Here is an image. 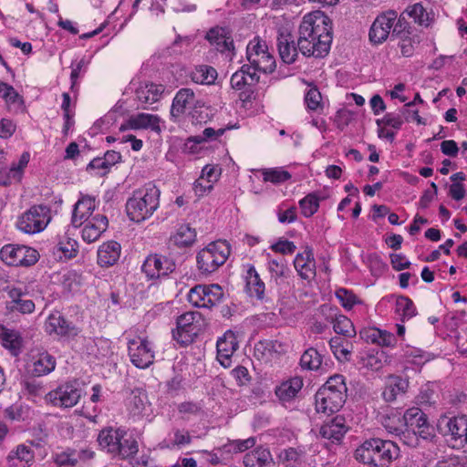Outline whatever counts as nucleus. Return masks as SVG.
Instances as JSON below:
<instances>
[{
    "label": "nucleus",
    "mask_w": 467,
    "mask_h": 467,
    "mask_svg": "<svg viewBox=\"0 0 467 467\" xmlns=\"http://www.w3.org/2000/svg\"><path fill=\"white\" fill-rule=\"evenodd\" d=\"M51 221V210L48 206L33 205L26 211L17 220L20 231L34 234L42 232Z\"/></svg>",
    "instance_id": "nucleus-8"
},
{
    "label": "nucleus",
    "mask_w": 467,
    "mask_h": 467,
    "mask_svg": "<svg viewBox=\"0 0 467 467\" xmlns=\"http://www.w3.org/2000/svg\"><path fill=\"white\" fill-rule=\"evenodd\" d=\"M294 265L301 278L313 279L316 276V261L312 248L306 246L304 252L298 253L295 257Z\"/></svg>",
    "instance_id": "nucleus-24"
},
{
    "label": "nucleus",
    "mask_w": 467,
    "mask_h": 467,
    "mask_svg": "<svg viewBox=\"0 0 467 467\" xmlns=\"http://www.w3.org/2000/svg\"><path fill=\"white\" fill-rule=\"evenodd\" d=\"M333 329L337 334L343 335L348 337L356 336V330L352 321L344 315H337L331 319Z\"/></svg>",
    "instance_id": "nucleus-44"
},
{
    "label": "nucleus",
    "mask_w": 467,
    "mask_h": 467,
    "mask_svg": "<svg viewBox=\"0 0 467 467\" xmlns=\"http://www.w3.org/2000/svg\"><path fill=\"white\" fill-rule=\"evenodd\" d=\"M344 343V340L337 337H332L329 341L330 348L339 361L349 360L351 356V351L345 347Z\"/></svg>",
    "instance_id": "nucleus-51"
},
{
    "label": "nucleus",
    "mask_w": 467,
    "mask_h": 467,
    "mask_svg": "<svg viewBox=\"0 0 467 467\" xmlns=\"http://www.w3.org/2000/svg\"><path fill=\"white\" fill-rule=\"evenodd\" d=\"M161 123L163 121L158 115L149 113H138L131 115L125 124L119 127L120 131L130 130H150L160 134L162 130Z\"/></svg>",
    "instance_id": "nucleus-18"
},
{
    "label": "nucleus",
    "mask_w": 467,
    "mask_h": 467,
    "mask_svg": "<svg viewBox=\"0 0 467 467\" xmlns=\"http://www.w3.org/2000/svg\"><path fill=\"white\" fill-rule=\"evenodd\" d=\"M299 206L305 217H311L318 210L319 199L315 193H309L300 200Z\"/></svg>",
    "instance_id": "nucleus-50"
},
{
    "label": "nucleus",
    "mask_w": 467,
    "mask_h": 467,
    "mask_svg": "<svg viewBox=\"0 0 467 467\" xmlns=\"http://www.w3.org/2000/svg\"><path fill=\"white\" fill-rule=\"evenodd\" d=\"M206 39L215 47L217 51L233 54L234 49V40L227 28L219 26L211 28L206 34Z\"/></svg>",
    "instance_id": "nucleus-26"
},
{
    "label": "nucleus",
    "mask_w": 467,
    "mask_h": 467,
    "mask_svg": "<svg viewBox=\"0 0 467 467\" xmlns=\"http://www.w3.org/2000/svg\"><path fill=\"white\" fill-rule=\"evenodd\" d=\"M24 407L21 404H12L4 410L5 418L12 421H20L23 420Z\"/></svg>",
    "instance_id": "nucleus-63"
},
{
    "label": "nucleus",
    "mask_w": 467,
    "mask_h": 467,
    "mask_svg": "<svg viewBox=\"0 0 467 467\" xmlns=\"http://www.w3.org/2000/svg\"><path fill=\"white\" fill-rule=\"evenodd\" d=\"M58 249L69 258L75 257L78 253V242L68 236H65L64 240H60L57 244Z\"/></svg>",
    "instance_id": "nucleus-54"
},
{
    "label": "nucleus",
    "mask_w": 467,
    "mask_h": 467,
    "mask_svg": "<svg viewBox=\"0 0 467 467\" xmlns=\"http://www.w3.org/2000/svg\"><path fill=\"white\" fill-rule=\"evenodd\" d=\"M407 12L412 17L415 23L420 26H429L432 21V17L420 3H416L407 8Z\"/></svg>",
    "instance_id": "nucleus-45"
},
{
    "label": "nucleus",
    "mask_w": 467,
    "mask_h": 467,
    "mask_svg": "<svg viewBox=\"0 0 467 467\" xmlns=\"http://www.w3.org/2000/svg\"><path fill=\"white\" fill-rule=\"evenodd\" d=\"M95 199L90 196L81 197L74 205L72 213V224L74 227L81 226L85 221L91 218L95 210Z\"/></svg>",
    "instance_id": "nucleus-27"
},
{
    "label": "nucleus",
    "mask_w": 467,
    "mask_h": 467,
    "mask_svg": "<svg viewBox=\"0 0 467 467\" xmlns=\"http://www.w3.org/2000/svg\"><path fill=\"white\" fill-rule=\"evenodd\" d=\"M164 87L162 85L145 83L137 88L136 97L141 103L152 104L161 99Z\"/></svg>",
    "instance_id": "nucleus-38"
},
{
    "label": "nucleus",
    "mask_w": 467,
    "mask_h": 467,
    "mask_svg": "<svg viewBox=\"0 0 467 467\" xmlns=\"http://www.w3.org/2000/svg\"><path fill=\"white\" fill-rule=\"evenodd\" d=\"M255 443L256 439L254 437H249L244 440H234L231 442L230 446L234 452H243L253 448Z\"/></svg>",
    "instance_id": "nucleus-62"
},
{
    "label": "nucleus",
    "mask_w": 467,
    "mask_h": 467,
    "mask_svg": "<svg viewBox=\"0 0 467 467\" xmlns=\"http://www.w3.org/2000/svg\"><path fill=\"white\" fill-rule=\"evenodd\" d=\"M122 439V430L111 427L100 431L98 436V442L103 451L114 456L117 445Z\"/></svg>",
    "instance_id": "nucleus-31"
},
{
    "label": "nucleus",
    "mask_w": 467,
    "mask_h": 467,
    "mask_svg": "<svg viewBox=\"0 0 467 467\" xmlns=\"http://www.w3.org/2000/svg\"><path fill=\"white\" fill-rule=\"evenodd\" d=\"M402 123V116L394 113H387L381 119L377 120V124L379 126L384 124L386 126L392 127L396 130H400Z\"/></svg>",
    "instance_id": "nucleus-64"
},
{
    "label": "nucleus",
    "mask_w": 467,
    "mask_h": 467,
    "mask_svg": "<svg viewBox=\"0 0 467 467\" xmlns=\"http://www.w3.org/2000/svg\"><path fill=\"white\" fill-rule=\"evenodd\" d=\"M410 381L397 374H389L384 379L381 398L385 402L392 403L402 399L408 392Z\"/></svg>",
    "instance_id": "nucleus-15"
},
{
    "label": "nucleus",
    "mask_w": 467,
    "mask_h": 467,
    "mask_svg": "<svg viewBox=\"0 0 467 467\" xmlns=\"http://www.w3.org/2000/svg\"><path fill=\"white\" fill-rule=\"evenodd\" d=\"M265 283L260 278L254 266H249L245 275V290L247 294L252 297L263 299L265 296Z\"/></svg>",
    "instance_id": "nucleus-34"
},
{
    "label": "nucleus",
    "mask_w": 467,
    "mask_h": 467,
    "mask_svg": "<svg viewBox=\"0 0 467 467\" xmlns=\"http://www.w3.org/2000/svg\"><path fill=\"white\" fill-rule=\"evenodd\" d=\"M414 102H408L401 109V115L408 122L415 121L418 124H425L422 118L419 115L418 109H413Z\"/></svg>",
    "instance_id": "nucleus-58"
},
{
    "label": "nucleus",
    "mask_w": 467,
    "mask_h": 467,
    "mask_svg": "<svg viewBox=\"0 0 467 467\" xmlns=\"http://www.w3.org/2000/svg\"><path fill=\"white\" fill-rule=\"evenodd\" d=\"M217 360L223 368H229L232 357L238 348V341L234 332L227 330L216 342Z\"/></svg>",
    "instance_id": "nucleus-20"
},
{
    "label": "nucleus",
    "mask_w": 467,
    "mask_h": 467,
    "mask_svg": "<svg viewBox=\"0 0 467 467\" xmlns=\"http://www.w3.org/2000/svg\"><path fill=\"white\" fill-rule=\"evenodd\" d=\"M223 291L217 284L198 285L192 287L188 294L189 302L196 307L212 308L221 303Z\"/></svg>",
    "instance_id": "nucleus-11"
},
{
    "label": "nucleus",
    "mask_w": 467,
    "mask_h": 467,
    "mask_svg": "<svg viewBox=\"0 0 467 467\" xmlns=\"http://www.w3.org/2000/svg\"><path fill=\"white\" fill-rule=\"evenodd\" d=\"M262 175L264 182H270L274 184L285 182L291 178V174L281 168L263 169Z\"/></svg>",
    "instance_id": "nucleus-47"
},
{
    "label": "nucleus",
    "mask_w": 467,
    "mask_h": 467,
    "mask_svg": "<svg viewBox=\"0 0 467 467\" xmlns=\"http://www.w3.org/2000/svg\"><path fill=\"white\" fill-rule=\"evenodd\" d=\"M34 451L26 445L20 444L15 451H10L8 455L9 460H18L25 462V466H29L34 462Z\"/></svg>",
    "instance_id": "nucleus-49"
},
{
    "label": "nucleus",
    "mask_w": 467,
    "mask_h": 467,
    "mask_svg": "<svg viewBox=\"0 0 467 467\" xmlns=\"http://www.w3.org/2000/svg\"><path fill=\"white\" fill-rule=\"evenodd\" d=\"M10 301L7 302V308L11 311H17L21 314H31L35 310V303L28 298L26 288L11 287L7 290Z\"/></svg>",
    "instance_id": "nucleus-23"
},
{
    "label": "nucleus",
    "mask_w": 467,
    "mask_h": 467,
    "mask_svg": "<svg viewBox=\"0 0 467 467\" xmlns=\"http://www.w3.org/2000/svg\"><path fill=\"white\" fill-rule=\"evenodd\" d=\"M56 368V358L45 351L39 353L33 361L31 373L35 377H42L51 373Z\"/></svg>",
    "instance_id": "nucleus-35"
},
{
    "label": "nucleus",
    "mask_w": 467,
    "mask_h": 467,
    "mask_svg": "<svg viewBox=\"0 0 467 467\" xmlns=\"http://www.w3.org/2000/svg\"><path fill=\"white\" fill-rule=\"evenodd\" d=\"M346 397L347 386L344 377L334 375L316 393V410L318 413L330 415L342 408Z\"/></svg>",
    "instance_id": "nucleus-4"
},
{
    "label": "nucleus",
    "mask_w": 467,
    "mask_h": 467,
    "mask_svg": "<svg viewBox=\"0 0 467 467\" xmlns=\"http://www.w3.org/2000/svg\"><path fill=\"white\" fill-rule=\"evenodd\" d=\"M160 195L161 191L150 183L134 191L126 202L128 217L136 223L151 217L160 206Z\"/></svg>",
    "instance_id": "nucleus-3"
},
{
    "label": "nucleus",
    "mask_w": 467,
    "mask_h": 467,
    "mask_svg": "<svg viewBox=\"0 0 467 467\" xmlns=\"http://www.w3.org/2000/svg\"><path fill=\"white\" fill-rule=\"evenodd\" d=\"M29 161V154L25 152L22 154L19 162L17 165H14L11 167L9 171L8 177L9 179H14L17 182H19L22 178L23 170L27 165Z\"/></svg>",
    "instance_id": "nucleus-59"
},
{
    "label": "nucleus",
    "mask_w": 467,
    "mask_h": 467,
    "mask_svg": "<svg viewBox=\"0 0 467 467\" xmlns=\"http://www.w3.org/2000/svg\"><path fill=\"white\" fill-rule=\"evenodd\" d=\"M322 358L317 350L314 348L306 349L300 358V365L303 368L315 370L319 368Z\"/></svg>",
    "instance_id": "nucleus-46"
},
{
    "label": "nucleus",
    "mask_w": 467,
    "mask_h": 467,
    "mask_svg": "<svg viewBox=\"0 0 467 467\" xmlns=\"http://www.w3.org/2000/svg\"><path fill=\"white\" fill-rule=\"evenodd\" d=\"M0 342L1 345L14 357L19 356L22 352L23 338L20 333L16 330L1 327Z\"/></svg>",
    "instance_id": "nucleus-30"
},
{
    "label": "nucleus",
    "mask_w": 467,
    "mask_h": 467,
    "mask_svg": "<svg viewBox=\"0 0 467 467\" xmlns=\"http://www.w3.org/2000/svg\"><path fill=\"white\" fill-rule=\"evenodd\" d=\"M270 248L274 252H276V253H279L282 254H291L296 251V246L291 241L280 239L276 243L273 244L270 246Z\"/></svg>",
    "instance_id": "nucleus-60"
},
{
    "label": "nucleus",
    "mask_w": 467,
    "mask_h": 467,
    "mask_svg": "<svg viewBox=\"0 0 467 467\" xmlns=\"http://www.w3.org/2000/svg\"><path fill=\"white\" fill-rule=\"evenodd\" d=\"M273 462L269 450L256 448L244 457V467H269Z\"/></svg>",
    "instance_id": "nucleus-37"
},
{
    "label": "nucleus",
    "mask_w": 467,
    "mask_h": 467,
    "mask_svg": "<svg viewBox=\"0 0 467 467\" xmlns=\"http://www.w3.org/2000/svg\"><path fill=\"white\" fill-rule=\"evenodd\" d=\"M216 69L209 65H197L189 73L192 82L201 85H212L217 78Z\"/></svg>",
    "instance_id": "nucleus-36"
},
{
    "label": "nucleus",
    "mask_w": 467,
    "mask_h": 467,
    "mask_svg": "<svg viewBox=\"0 0 467 467\" xmlns=\"http://www.w3.org/2000/svg\"><path fill=\"white\" fill-rule=\"evenodd\" d=\"M230 246L225 241L210 243L198 252L197 268L201 274L208 275L222 266L230 255Z\"/></svg>",
    "instance_id": "nucleus-5"
},
{
    "label": "nucleus",
    "mask_w": 467,
    "mask_h": 467,
    "mask_svg": "<svg viewBox=\"0 0 467 467\" xmlns=\"http://www.w3.org/2000/svg\"><path fill=\"white\" fill-rule=\"evenodd\" d=\"M405 421V432L412 431L414 434H419L423 439L429 435L430 426L428 424L427 416L421 410L418 408H411L406 410L403 414Z\"/></svg>",
    "instance_id": "nucleus-22"
},
{
    "label": "nucleus",
    "mask_w": 467,
    "mask_h": 467,
    "mask_svg": "<svg viewBox=\"0 0 467 467\" xmlns=\"http://www.w3.org/2000/svg\"><path fill=\"white\" fill-rule=\"evenodd\" d=\"M276 46L282 61L293 64L298 57V43L296 45L295 37L288 28L281 27L277 31Z\"/></svg>",
    "instance_id": "nucleus-17"
},
{
    "label": "nucleus",
    "mask_w": 467,
    "mask_h": 467,
    "mask_svg": "<svg viewBox=\"0 0 467 467\" xmlns=\"http://www.w3.org/2000/svg\"><path fill=\"white\" fill-rule=\"evenodd\" d=\"M348 431V427L347 426L346 419L343 416L337 415L322 424L319 430V436L333 444H337L341 442Z\"/></svg>",
    "instance_id": "nucleus-21"
},
{
    "label": "nucleus",
    "mask_w": 467,
    "mask_h": 467,
    "mask_svg": "<svg viewBox=\"0 0 467 467\" xmlns=\"http://www.w3.org/2000/svg\"><path fill=\"white\" fill-rule=\"evenodd\" d=\"M201 314L199 312H186L177 318V327L172 330V337L181 346L192 344L200 331Z\"/></svg>",
    "instance_id": "nucleus-9"
},
{
    "label": "nucleus",
    "mask_w": 467,
    "mask_h": 467,
    "mask_svg": "<svg viewBox=\"0 0 467 467\" xmlns=\"http://www.w3.org/2000/svg\"><path fill=\"white\" fill-rule=\"evenodd\" d=\"M399 456L400 448L395 442L379 438L365 441L354 453L358 462L379 467H388Z\"/></svg>",
    "instance_id": "nucleus-2"
},
{
    "label": "nucleus",
    "mask_w": 467,
    "mask_h": 467,
    "mask_svg": "<svg viewBox=\"0 0 467 467\" xmlns=\"http://www.w3.org/2000/svg\"><path fill=\"white\" fill-rule=\"evenodd\" d=\"M82 390L77 381L66 382L49 391L45 399L47 403L59 408H72L79 400Z\"/></svg>",
    "instance_id": "nucleus-12"
},
{
    "label": "nucleus",
    "mask_w": 467,
    "mask_h": 467,
    "mask_svg": "<svg viewBox=\"0 0 467 467\" xmlns=\"http://www.w3.org/2000/svg\"><path fill=\"white\" fill-rule=\"evenodd\" d=\"M381 423L386 431L396 436L405 435V421L403 415L397 410L381 416Z\"/></svg>",
    "instance_id": "nucleus-32"
},
{
    "label": "nucleus",
    "mask_w": 467,
    "mask_h": 467,
    "mask_svg": "<svg viewBox=\"0 0 467 467\" xmlns=\"http://www.w3.org/2000/svg\"><path fill=\"white\" fill-rule=\"evenodd\" d=\"M246 58L253 67L263 73H272L276 67L275 57L269 52L266 42L254 37L246 47Z\"/></svg>",
    "instance_id": "nucleus-7"
},
{
    "label": "nucleus",
    "mask_w": 467,
    "mask_h": 467,
    "mask_svg": "<svg viewBox=\"0 0 467 467\" xmlns=\"http://www.w3.org/2000/svg\"><path fill=\"white\" fill-rule=\"evenodd\" d=\"M336 296L341 303L342 306L348 310H350L358 303L356 295L345 288H339L337 290Z\"/></svg>",
    "instance_id": "nucleus-55"
},
{
    "label": "nucleus",
    "mask_w": 467,
    "mask_h": 467,
    "mask_svg": "<svg viewBox=\"0 0 467 467\" xmlns=\"http://www.w3.org/2000/svg\"><path fill=\"white\" fill-rule=\"evenodd\" d=\"M390 361L391 357L384 350L368 351L361 358L363 367L372 371H379Z\"/></svg>",
    "instance_id": "nucleus-33"
},
{
    "label": "nucleus",
    "mask_w": 467,
    "mask_h": 467,
    "mask_svg": "<svg viewBox=\"0 0 467 467\" xmlns=\"http://www.w3.org/2000/svg\"><path fill=\"white\" fill-rule=\"evenodd\" d=\"M0 258L7 265L31 266L37 262L38 253L25 245L6 244L0 250Z\"/></svg>",
    "instance_id": "nucleus-10"
},
{
    "label": "nucleus",
    "mask_w": 467,
    "mask_h": 467,
    "mask_svg": "<svg viewBox=\"0 0 467 467\" xmlns=\"http://www.w3.org/2000/svg\"><path fill=\"white\" fill-rule=\"evenodd\" d=\"M171 240L179 247H188L196 240V231L189 224H182L172 235Z\"/></svg>",
    "instance_id": "nucleus-40"
},
{
    "label": "nucleus",
    "mask_w": 467,
    "mask_h": 467,
    "mask_svg": "<svg viewBox=\"0 0 467 467\" xmlns=\"http://www.w3.org/2000/svg\"><path fill=\"white\" fill-rule=\"evenodd\" d=\"M397 19V12L389 10L377 16L369 29V40L373 44H381L391 35L393 23Z\"/></svg>",
    "instance_id": "nucleus-16"
},
{
    "label": "nucleus",
    "mask_w": 467,
    "mask_h": 467,
    "mask_svg": "<svg viewBox=\"0 0 467 467\" xmlns=\"http://www.w3.org/2000/svg\"><path fill=\"white\" fill-rule=\"evenodd\" d=\"M395 313L400 317L401 321L404 322L415 317L417 309L410 298L405 296H400L396 298Z\"/></svg>",
    "instance_id": "nucleus-41"
},
{
    "label": "nucleus",
    "mask_w": 467,
    "mask_h": 467,
    "mask_svg": "<svg viewBox=\"0 0 467 467\" xmlns=\"http://www.w3.org/2000/svg\"><path fill=\"white\" fill-rule=\"evenodd\" d=\"M298 49L305 57L313 54L314 47L309 46L306 36H314L317 39V55H327L332 43V21L322 11H314L303 17L298 28Z\"/></svg>",
    "instance_id": "nucleus-1"
},
{
    "label": "nucleus",
    "mask_w": 467,
    "mask_h": 467,
    "mask_svg": "<svg viewBox=\"0 0 467 467\" xmlns=\"http://www.w3.org/2000/svg\"><path fill=\"white\" fill-rule=\"evenodd\" d=\"M141 270L150 279L160 278L161 276L168 275L175 270V262L165 255L158 254H150L145 259Z\"/></svg>",
    "instance_id": "nucleus-14"
},
{
    "label": "nucleus",
    "mask_w": 467,
    "mask_h": 467,
    "mask_svg": "<svg viewBox=\"0 0 467 467\" xmlns=\"http://www.w3.org/2000/svg\"><path fill=\"white\" fill-rule=\"evenodd\" d=\"M267 269L271 279L278 284L280 280L285 277L288 271L286 261L284 258H271L267 255Z\"/></svg>",
    "instance_id": "nucleus-43"
},
{
    "label": "nucleus",
    "mask_w": 467,
    "mask_h": 467,
    "mask_svg": "<svg viewBox=\"0 0 467 467\" xmlns=\"http://www.w3.org/2000/svg\"><path fill=\"white\" fill-rule=\"evenodd\" d=\"M221 175V168L215 165L207 164L202 170L200 178H203V180L214 183L218 181Z\"/></svg>",
    "instance_id": "nucleus-61"
},
{
    "label": "nucleus",
    "mask_w": 467,
    "mask_h": 467,
    "mask_svg": "<svg viewBox=\"0 0 467 467\" xmlns=\"http://www.w3.org/2000/svg\"><path fill=\"white\" fill-rule=\"evenodd\" d=\"M47 330L48 333H55L60 336H66L70 331V324L59 313L51 314L47 321Z\"/></svg>",
    "instance_id": "nucleus-42"
},
{
    "label": "nucleus",
    "mask_w": 467,
    "mask_h": 467,
    "mask_svg": "<svg viewBox=\"0 0 467 467\" xmlns=\"http://www.w3.org/2000/svg\"><path fill=\"white\" fill-rule=\"evenodd\" d=\"M391 29V37L404 38L410 35V25L403 17H397Z\"/></svg>",
    "instance_id": "nucleus-57"
},
{
    "label": "nucleus",
    "mask_w": 467,
    "mask_h": 467,
    "mask_svg": "<svg viewBox=\"0 0 467 467\" xmlns=\"http://www.w3.org/2000/svg\"><path fill=\"white\" fill-rule=\"evenodd\" d=\"M321 93L314 87L307 90L305 95V102L310 110H317L321 107Z\"/></svg>",
    "instance_id": "nucleus-56"
},
{
    "label": "nucleus",
    "mask_w": 467,
    "mask_h": 467,
    "mask_svg": "<svg viewBox=\"0 0 467 467\" xmlns=\"http://www.w3.org/2000/svg\"><path fill=\"white\" fill-rule=\"evenodd\" d=\"M128 351L131 363L139 368H146L154 361L151 343L141 337H135L128 341Z\"/></svg>",
    "instance_id": "nucleus-13"
},
{
    "label": "nucleus",
    "mask_w": 467,
    "mask_h": 467,
    "mask_svg": "<svg viewBox=\"0 0 467 467\" xmlns=\"http://www.w3.org/2000/svg\"><path fill=\"white\" fill-rule=\"evenodd\" d=\"M138 451L139 445L136 439L122 430V439L118 442L114 456H119L121 459H128L135 455Z\"/></svg>",
    "instance_id": "nucleus-39"
},
{
    "label": "nucleus",
    "mask_w": 467,
    "mask_h": 467,
    "mask_svg": "<svg viewBox=\"0 0 467 467\" xmlns=\"http://www.w3.org/2000/svg\"><path fill=\"white\" fill-rule=\"evenodd\" d=\"M437 397L438 395L434 384L428 383L421 387L417 396V400L420 405L431 406L436 402Z\"/></svg>",
    "instance_id": "nucleus-52"
},
{
    "label": "nucleus",
    "mask_w": 467,
    "mask_h": 467,
    "mask_svg": "<svg viewBox=\"0 0 467 467\" xmlns=\"http://www.w3.org/2000/svg\"><path fill=\"white\" fill-rule=\"evenodd\" d=\"M196 104L197 99L192 88H182L179 89L172 99L171 107L170 114L171 119L177 121L187 110L196 107Z\"/></svg>",
    "instance_id": "nucleus-19"
},
{
    "label": "nucleus",
    "mask_w": 467,
    "mask_h": 467,
    "mask_svg": "<svg viewBox=\"0 0 467 467\" xmlns=\"http://www.w3.org/2000/svg\"><path fill=\"white\" fill-rule=\"evenodd\" d=\"M84 223L82 239L88 244L96 242L107 230L109 225L108 218L103 214H96Z\"/></svg>",
    "instance_id": "nucleus-25"
},
{
    "label": "nucleus",
    "mask_w": 467,
    "mask_h": 467,
    "mask_svg": "<svg viewBox=\"0 0 467 467\" xmlns=\"http://www.w3.org/2000/svg\"><path fill=\"white\" fill-rule=\"evenodd\" d=\"M303 451L295 448L284 449L280 451L278 459L285 467H293L294 464H297L303 458Z\"/></svg>",
    "instance_id": "nucleus-48"
},
{
    "label": "nucleus",
    "mask_w": 467,
    "mask_h": 467,
    "mask_svg": "<svg viewBox=\"0 0 467 467\" xmlns=\"http://www.w3.org/2000/svg\"><path fill=\"white\" fill-rule=\"evenodd\" d=\"M178 411L183 419L189 420L192 416L201 415L202 407L199 402L184 401L178 405Z\"/></svg>",
    "instance_id": "nucleus-53"
},
{
    "label": "nucleus",
    "mask_w": 467,
    "mask_h": 467,
    "mask_svg": "<svg viewBox=\"0 0 467 467\" xmlns=\"http://www.w3.org/2000/svg\"><path fill=\"white\" fill-rule=\"evenodd\" d=\"M120 252L121 246L118 242L104 243L98 250V264L102 267L113 265L119 259Z\"/></svg>",
    "instance_id": "nucleus-29"
},
{
    "label": "nucleus",
    "mask_w": 467,
    "mask_h": 467,
    "mask_svg": "<svg viewBox=\"0 0 467 467\" xmlns=\"http://www.w3.org/2000/svg\"><path fill=\"white\" fill-rule=\"evenodd\" d=\"M302 387L303 379L296 376L284 380L280 385L276 386L275 393L281 402H290L296 399Z\"/></svg>",
    "instance_id": "nucleus-28"
},
{
    "label": "nucleus",
    "mask_w": 467,
    "mask_h": 467,
    "mask_svg": "<svg viewBox=\"0 0 467 467\" xmlns=\"http://www.w3.org/2000/svg\"><path fill=\"white\" fill-rule=\"evenodd\" d=\"M438 427L453 449H464L467 442V417L465 415L442 417Z\"/></svg>",
    "instance_id": "nucleus-6"
}]
</instances>
